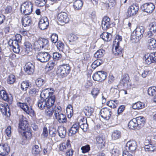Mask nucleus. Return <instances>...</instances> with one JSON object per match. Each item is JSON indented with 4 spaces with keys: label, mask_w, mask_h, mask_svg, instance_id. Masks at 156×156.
<instances>
[{
    "label": "nucleus",
    "mask_w": 156,
    "mask_h": 156,
    "mask_svg": "<svg viewBox=\"0 0 156 156\" xmlns=\"http://www.w3.org/2000/svg\"><path fill=\"white\" fill-rule=\"evenodd\" d=\"M47 104V108H51L54 104L55 101V97L53 94L49 96L48 98L45 99Z\"/></svg>",
    "instance_id": "nucleus-19"
},
{
    "label": "nucleus",
    "mask_w": 156,
    "mask_h": 156,
    "mask_svg": "<svg viewBox=\"0 0 156 156\" xmlns=\"http://www.w3.org/2000/svg\"><path fill=\"white\" fill-rule=\"evenodd\" d=\"M5 133L9 138L11 136V127L10 126L7 127L5 130Z\"/></svg>",
    "instance_id": "nucleus-58"
},
{
    "label": "nucleus",
    "mask_w": 156,
    "mask_h": 156,
    "mask_svg": "<svg viewBox=\"0 0 156 156\" xmlns=\"http://www.w3.org/2000/svg\"><path fill=\"white\" fill-rule=\"evenodd\" d=\"M100 113L102 118L108 120L109 119L112 115V110L107 108H104L101 109Z\"/></svg>",
    "instance_id": "nucleus-9"
},
{
    "label": "nucleus",
    "mask_w": 156,
    "mask_h": 156,
    "mask_svg": "<svg viewBox=\"0 0 156 156\" xmlns=\"http://www.w3.org/2000/svg\"><path fill=\"white\" fill-rule=\"evenodd\" d=\"M101 37L104 40L108 41H110L112 39V34L106 32H104L100 35Z\"/></svg>",
    "instance_id": "nucleus-26"
},
{
    "label": "nucleus",
    "mask_w": 156,
    "mask_h": 156,
    "mask_svg": "<svg viewBox=\"0 0 156 156\" xmlns=\"http://www.w3.org/2000/svg\"><path fill=\"white\" fill-rule=\"evenodd\" d=\"M49 132V135L51 137H55L57 134L56 130L54 128H50Z\"/></svg>",
    "instance_id": "nucleus-57"
},
{
    "label": "nucleus",
    "mask_w": 156,
    "mask_h": 156,
    "mask_svg": "<svg viewBox=\"0 0 156 156\" xmlns=\"http://www.w3.org/2000/svg\"><path fill=\"white\" fill-rule=\"evenodd\" d=\"M53 93L52 92H50L49 91V89L48 88L44 90L41 92L40 97L41 98L45 99L46 98H48L49 96L52 95Z\"/></svg>",
    "instance_id": "nucleus-22"
},
{
    "label": "nucleus",
    "mask_w": 156,
    "mask_h": 156,
    "mask_svg": "<svg viewBox=\"0 0 156 156\" xmlns=\"http://www.w3.org/2000/svg\"><path fill=\"white\" fill-rule=\"evenodd\" d=\"M78 125L84 131H86L88 128L87 119L84 118H83L80 120L78 122Z\"/></svg>",
    "instance_id": "nucleus-20"
},
{
    "label": "nucleus",
    "mask_w": 156,
    "mask_h": 156,
    "mask_svg": "<svg viewBox=\"0 0 156 156\" xmlns=\"http://www.w3.org/2000/svg\"><path fill=\"white\" fill-rule=\"evenodd\" d=\"M150 26H151L150 30L155 33H156V22H154L151 23Z\"/></svg>",
    "instance_id": "nucleus-64"
},
{
    "label": "nucleus",
    "mask_w": 156,
    "mask_h": 156,
    "mask_svg": "<svg viewBox=\"0 0 156 156\" xmlns=\"http://www.w3.org/2000/svg\"><path fill=\"white\" fill-rule=\"evenodd\" d=\"M33 5L30 2L23 3L20 6L21 12L26 15H30L32 12Z\"/></svg>",
    "instance_id": "nucleus-3"
},
{
    "label": "nucleus",
    "mask_w": 156,
    "mask_h": 156,
    "mask_svg": "<svg viewBox=\"0 0 156 156\" xmlns=\"http://www.w3.org/2000/svg\"><path fill=\"white\" fill-rule=\"evenodd\" d=\"M137 147V144L135 140H130L126 144V151L133 152L135 151Z\"/></svg>",
    "instance_id": "nucleus-14"
},
{
    "label": "nucleus",
    "mask_w": 156,
    "mask_h": 156,
    "mask_svg": "<svg viewBox=\"0 0 156 156\" xmlns=\"http://www.w3.org/2000/svg\"><path fill=\"white\" fill-rule=\"evenodd\" d=\"M83 4L82 0H76L73 4V7L75 10H79L81 9Z\"/></svg>",
    "instance_id": "nucleus-24"
},
{
    "label": "nucleus",
    "mask_w": 156,
    "mask_h": 156,
    "mask_svg": "<svg viewBox=\"0 0 156 156\" xmlns=\"http://www.w3.org/2000/svg\"><path fill=\"white\" fill-rule=\"evenodd\" d=\"M67 14L66 13L62 12L58 14L57 17V19L60 22L67 23L68 22V20H67Z\"/></svg>",
    "instance_id": "nucleus-18"
},
{
    "label": "nucleus",
    "mask_w": 156,
    "mask_h": 156,
    "mask_svg": "<svg viewBox=\"0 0 156 156\" xmlns=\"http://www.w3.org/2000/svg\"><path fill=\"white\" fill-rule=\"evenodd\" d=\"M121 133L119 130H115L112 132V138L113 140H116L120 138L121 137Z\"/></svg>",
    "instance_id": "nucleus-28"
},
{
    "label": "nucleus",
    "mask_w": 156,
    "mask_h": 156,
    "mask_svg": "<svg viewBox=\"0 0 156 156\" xmlns=\"http://www.w3.org/2000/svg\"><path fill=\"white\" fill-rule=\"evenodd\" d=\"M45 81L40 78L37 79L35 80L36 85L38 87H41L45 83Z\"/></svg>",
    "instance_id": "nucleus-46"
},
{
    "label": "nucleus",
    "mask_w": 156,
    "mask_h": 156,
    "mask_svg": "<svg viewBox=\"0 0 156 156\" xmlns=\"http://www.w3.org/2000/svg\"><path fill=\"white\" fill-rule=\"evenodd\" d=\"M40 41H41V46H42V48L44 47L46 48L48 45L49 43L48 41V39L44 38H41L40 39Z\"/></svg>",
    "instance_id": "nucleus-48"
},
{
    "label": "nucleus",
    "mask_w": 156,
    "mask_h": 156,
    "mask_svg": "<svg viewBox=\"0 0 156 156\" xmlns=\"http://www.w3.org/2000/svg\"><path fill=\"white\" fill-rule=\"evenodd\" d=\"M81 149L82 150V152L83 153L88 152L90 150V145L87 144L85 146H82L81 147Z\"/></svg>",
    "instance_id": "nucleus-55"
},
{
    "label": "nucleus",
    "mask_w": 156,
    "mask_h": 156,
    "mask_svg": "<svg viewBox=\"0 0 156 156\" xmlns=\"http://www.w3.org/2000/svg\"><path fill=\"white\" fill-rule=\"evenodd\" d=\"M144 104L140 101L135 103L133 105V108L134 109H142L144 107Z\"/></svg>",
    "instance_id": "nucleus-40"
},
{
    "label": "nucleus",
    "mask_w": 156,
    "mask_h": 156,
    "mask_svg": "<svg viewBox=\"0 0 156 156\" xmlns=\"http://www.w3.org/2000/svg\"><path fill=\"white\" fill-rule=\"evenodd\" d=\"M54 116L55 118L57 119L59 123H63L66 121V116L61 113L57 114V116L55 115H54Z\"/></svg>",
    "instance_id": "nucleus-25"
},
{
    "label": "nucleus",
    "mask_w": 156,
    "mask_h": 156,
    "mask_svg": "<svg viewBox=\"0 0 156 156\" xmlns=\"http://www.w3.org/2000/svg\"><path fill=\"white\" fill-rule=\"evenodd\" d=\"M105 53V50L103 49H99L94 54L95 57L99 58L102 57Z\"/></svg>",
    "instance_id": "nucleus-47"
},
{
    "label": "nucleus",
    "mask_w": 156,
    "mask_h": 156,
    "mask_svg": "<svg viewBox=\"0 0 156 156\" xmlns=\"http://www.w3.org/2000/svg\"><path fill=\"white\" fill-rule=\"evenodd\" d=\"M54 112V110L52 108H47L45 110V114L47 116L50 117L52 115Z\"/></svg>",
    "instance_id": "nucleus-51"
},
{
    "label": "nucleus",
    "mask_w": 156,
    "mask_h": 156,
    "mask_svg": "<svg viewBox=\"0 0 156 156\" xmlns=\"http://www.w3.org/2000/svg\"><path fill=\"white\" fill-rule=\"evenodd\" d=\"M25 49V54H28L32 50V45L29 42H26L24 43Z\"/></svg>",
    "instance_id": "nucleus-36"
},
{
    "label": "nucleus",
    "mask_w": 156,
    "mask_h": 156,
    "mask_svg": "<svg viewBox=\"0 0 156 156\" xmlns=\"http://www.w3.org/2000/svg\"><path fill=\"white\" fill-rule=\"evenodd\" d=\"M57 75L59 77H64L67 76L68 73V69H67V66H62L58 68L56 70Z\"/></svg>",
    "instance_id": "nucleus-11"
},
{
    "label": "nucleus",
    "mask_w": 156,
    "mask_h": 156,
    "mask_svg": "<svg viewBox=\"0 0 156 156\" xmlns=\"http://www.w3.org/2000/svg\"><path fill=\"white\" fill-rule=\"evenodd\" d=\"M10 151V147L7 144H0V155L5 156L7 155Z\"/></svg>",
    "instance_id": "nucleus-16"
},
{
    "label": "nucleus",
    "mask_w": 156,
    "mask_h": 156,
    "mask_svg": "<svg viewBox=\"0 0 156 156\" xmlns=\"http://www.w3.org/2000/svg\"><path fill=\"white\" fill-rule=\"evenodd\" d=\"M51 38L52 42L55 43L57 42L58 40V36L56 34H53L51 35Z\"/></svg>",
    "instance_id": "nucleus-60"
},
{
    "label": "nucleus",
    "mask_w": 156,
    "mask_h": 156,
    "mask_svg": "<svg viewBox=\"0 0 156 156\" xmlns=\"http://www.w3.org/2000/svg\"><path fill=\"white\" fill-rule=\"evenodd\" d=\"M16 80V78L14 75L11 74L8 77L7 83L9 84H13Z\"/></svg>",
    "instance_id": "nucleus-50"
},
{
    "label": "nucleus",
    "mask_w": 156,
    "mask_h": 156,
    "mask_svg": "<svg viewBox=\"0 0 156 156\" xmlns=\"http://www.w3.org/2000/svg\"><path fill=\"white\" fill-rule=\"evenodd\" d=\"M53 59L55 60H58L61 57V55L57 52H55L53 53Z\"/></svg>",
    "instance_id": "nucleus-61"
},
{
    "label": "nucleus",
    "mask_w": 156,
    "mask_h": 156,
    "mask_svg": "<svg viewBox=\"0 0 156 156\" xmlns=\"http://www.w3.org/2000/svg\"><path fill=\"white\" fill-rule=\"evenodd\" d=\"M19 106L27 114L29 115H33L34 111L31 106L29 107L27 103L19 102Z\"/></svg>",
    "instance_id": "nucleus-15"
},
{
    "label": "nucleus",
    "mask_w": 156,
    "mask_h": 156,
    "mask_svg": "<svg viewBox=\"0 0 156 156\" xmlns=\"http://www.w3.org/2000/svg\"><path fill=\"white\" fill-rule=\"evenodd\" d=\"M22 22V25L24 27L29 26L32 23L31 18L29 16L23 17Z\"/></svg>",
    "instance_id": "nucleus-23"
},
{
    "label": "nucleus",
    "mask_w": 156,
    "mask_h": 156,
    "mask_svg": "<svg viewBox=\"0 0 156 156\" xmlns=\"http://www.w3.org/2000/svg\"><path fill=\"white\" fill-rule=\"evenodd\" d=\"M137 123L136 118H133L129 122L128 127L130 129H135L138 127V125Z\"/></svg>",
    "instance_id": "nucleus-30"
},
{
    "label": "nucleus",
    "mask_w": 156,
    "mask_h": 156,
    "mask_svg": "<svg viewBox=\"0 0 156 156\" xmlns=\"http://www.w3.org/2000/svg\"><path fill=\"white\" fill-rule=\"evenodd\" d=\"M146 142L145 143L144 150L147 152H152L156 150V145L154 144L149 143L148 144H146Z\"/></svg>",
    "instance_id": "nucleus-21"
},
{
    "label": "nucleus",
    "mask_w": 156,
    "mask_h": 156,
    "mask_svg": "<svg viewBox=\"0 0 156 156\" xmlns=\"http://www.w3.org/2000/svg\"><path fill=\"white\" fill-rule=\"evenodd\" d=\"M58 132L59 136L62 138L65 137L66 134V131L63 127L59 128L58 130Z\"/></svg>",
    "instance_id": "nucleus-49"
},
{
    "label": "nucleus",
    "mask_w": 156,
    "mask_h": 156,
    "mask_svg": "<svg viewBox=\"0 0 156 156\" xmlns=\"http://www.w3.org/2000/svg\"><path fill=\"white\" fill-rule=\"evenodd\" d=\"M0 94L1 98L5 101H9V97L6 91L3 89L0 90Z\"/></svg>",
    "instance_id": "nucleus-37"
},
{
    "label": "nucleus",
    "mask_w": 156,
    "mask_h": 156,
    "mask_svg": "<svg viewBox=\"0 0 156 156\" xmlns=\"http://www.w3.org/2000/svg\"><path fill=\"white\" fill-rule=\"evenodd\" d=\"M94 109L90 107L86 106L84 108V112L86 116H91L94 112Z\"/></svg>",
    "instance_id": "nucleus-31"
},
{
    "label": "nucleus",
    "mask_w": 156,
    "mask_h": 156,
    "mask_svg": "<svg viewBox=\"0 0 156 156\" xmlns=\"http://www.w3.org/2000/svg\"><path fill=\"white\" fill-rule=\"evenodd\" d=\"M103 61L101 59H97L95 60L92 64L91 66L94 69L97 67L100 66L103 63Z\"/></svg>",
    "instance_id": "nucleus-38"
},
{
    "label": "nucleus",
    "mask_w": 156,
    "mask_h": 156,
    "mask_svg": "<svg viewBox=\"0 0 156 156\" xmlns=\"http://www.w3.org/2000/svg\"><path fill=\"white\" fill-rule=\"evenodd\" d=\"M0 109L1 112L3 114L5 113L6 114L8 112L7 108L4 104L2 103L0 104Z\"/></svg>",
    "instance_id": "nucleus-59"
},
{
    "label": "nucleus",
    "mask_w": 156,
    "mask_h": 156,
    "mask_svg": "<svg viewBox=\"0 0 156 156\" xmlns=\"http://www.w3.org/2000/svg\"><path fill=\"white\" fill-rule=\"evenodd\" d=\"M118 103V101L117 100H111L108 101L107 102V104L108 106L112 108H114L117 107Z\"/></svg>",
    "instance_id": "nucleus-39"
},
{
    "label": "nucleus",
    "mask_w": 156,
    "mask_h": 156,
    "mask_svg": "<svg viewBox=\"0 0 156 156\" xmlns=\"http://www.w3.org/2000/svg\"><path fill=\"white\" fill-rule=\"evenodd\" d=\"M41 41H40L39 40L34 42L33 46L34 47V49L38 50L42 48V46L41 45Z\"/></svg>",
    "instance_id": "nucleus-52"
},
{
    "label": "nucleus",
    "mask_w": 156,
    "mask_h": 156,
    "mask_svg": "<svg viewBox=\"0 0 156 156\" xmlns=\"http://www.w3.org/2000/svg\"><path fill=\"white\" fill-rule=\"evenodd\" d=\"M155 9L154 5L152 3H147L143 5L141 9L144 12L150 13L153 11Z\"/></svg>",
    "instance_id": "nucleus-10"
},
{
    "label": "nucleus",
    "mask_w": 156,
    "mask_h": 156,
    "mask_svg": "<svg viewBox=\"0 0 156 156\" xmlns=\"http://www.w3.org/2000/svg\"><path fill=\"white\" fill-rule=\"evenodd\" d=\"M34 66L30 62L27 63L25 65L24 70L26 73L29 75L33 74L34 72Z\"/></svg>",
    "instance_id": "nucleus-17"
},
{
    "label": "nucleus",
    "mask_w": 156,
    "mask_h": 156,
    "mask_svg": "<svg viewBox=\"0 0 156 156\" xmlns=\"http://www.w3.org/2000/svg\"><path fill=\"white\" fill-rule=\"evenodd\" d=\"M136 118L138 125V127L140 128L143 127L145 122V119L142 116H139Z\"/></svg>",
    "instance_id": "nucleus-29"
},
{
    "label": "nucleus",
    "mask_w": 156,
    "mask_h": 156,
    "mask_svg": "<svg viewBox=\"0 0 156 156\" xmlns=\"http://www.w3.org/2000/svg\"><path fill=\"white\" fill-rule=\"evenodd\" d=\"M99 93V90L97 88H94L92 90L91 94L94 98H95Z\"/></svg>",
    "instance_id": "nucleus-53"
},
{
    "label": "nucleus",
    "mask_w": 156,
    "mask_h": 156,
    "mask_svg": "<svg viewBox=\"0 0 156 156\" xmlns=\"http://www.w3.org/2000/svg\"><path fill=\"white\" fill-rule=\"evenodd\" d=\"M19 43L14 40L10 39L8 42V44L10 48L12 49L15 53H18L20 51V48Z\"/></svg>",
    "instance_id": "nucleus-8"
},
{
    "label": "nucleus",
    "mask_w": 156,
    "mask_h": 156,
    "mask_svg": "<svg viewBox=\"0 0 156 156\" xmlns=\"http://www.w3.org/2000/svg\"><path fill=\"white\" fill-rule=\"evenodd\" d=\"M144 30V27L140 26L137 27L132 34L131 40L133 42H138L143 37Z\"/></svg>",
    "instance_id": "nucleus-2"
},
{
    "label": "nucleus",
    "mask_w": 156,
    "mask_h": 156,
    "mask_svg": "<svg viewBox=\"0 0 156 156\" xmlns=\"http://www.w3.org/2000/svg\"><path fill=\"white\" fill-rule=\"evenodd\" d=\"M19 131L22 133V130L24 131L28 130V126L29 125L28 122L26 120L25 118L23 115L19 116Z\"/></svg>",
    "instance_id": "nucleus-4"
},
{
    "label": "nucleus",
    "mask_w": 156,
    "mask_h": 156,
    "mask_svg": "<svg viewBox=\"0 0 156 156\" xmlns=\"http://www.w3.org/2000/svg\"><path fill=\"white\" fill-rule=\"evenodd\" d=\"M101 81L104 80L107 76V73L104 71H99Z\"/></svg>",
    "instance_id": "nucleus-54"
},
{
    "label": "nucleus",
    "mask_w": 156,
    "mask_h": 156,
    "mask_svg": "<svg viewBox=\"0 0 156 156\" xmlns=\"http://www.w3.org/2000/svg\"><path fill=\"white\" fill-rule=\"evenodd\" d=\"M148 94L151 96H154L156 94V87L153 86L150 87L147 91Z\"/></svg>",
    "instance_id": "nucleus-43"
},
{
    "label": "nucleus",
    "mask_w": 156,
    "mask_h": 156,
    "mask_svg": "<svg viewBox=\"0 0 156 156\" xmlns=\"http://www.w3.org/2000/svg\"><path fill=\"white\" fill-rule=\"evenodd\" d=\"M122 40L121 36L117 35L115 37L114 41L113 42L112 46V51L115 56H117L121 54L122 49L120 47L119 44Z\"/></svg>",
    "instance_id": "nucleus-1"
},
{
    "label": "nucleus",
    "mask_w": 156,
    "mask_h": 156,
    "mask_svg": "<svg viewBox=\"0 0 156 156\" xmlns=\"http://www.w3.org/2000/svg\"><path fill=\"white\" fill-rule=\"evenodd\" d=\"M93 78L95 81H101V78H100V75L99 74V71L93 75L92 76Z\"/></svg>",
    "instance_id": "nucleus-62"
},
{
    "label": "nucleus",
    "mask_w": 156,
    "mask_h": 156,
    "mask_svg": "<svg viewBox=\"0 0 156 156\" xmlns=\"http://www.w3.org/2000/svg\"><path fill=\"white\" fill-rule=\"evenodd\" d=\"M96 145L99 149L103 148L105 144V137L103 134H100L96 139Z\"/></svg>",
    "instance_id": "nucleus-6"
},
{
    "label": "nucleus",
    "mask_w": 156,
    "mask_h": 156,
    "mask_svg": "<svg viewBox=\"0 0 156 156\" xmlns=\"http://www.w3.org/2000/svg\"><path fill=\"white\" fill-rule=\"evenodd\" d=\"M144 57L145 63L147 64H150L154 62L151 53H147L145 54Z\"/></svg>",
    "instance_id": "nucleus-32"
},
{
    "label": "nucleus",
    "mask_w": 156,
    "mask_h": 156,
    "mask_svg": "<svg viewBox=\"0 0 156 156\" xmlns=\"http://www.w3.org/2000/svg\"><path fill=\"white\" fill-rule=\"evenodd\" d=\"M51 57L50 54L46 52H41L37 53L36 56L37 59L42 62L48 61Z\"/></svg>",
    "instance_id": "nucleus-5"
},
{
    "label": "nucleus",
    "mask_w": 156,
    "mask_h": 156,
    "mask_svg": "<svg viewBox=\"0 0 156 156\" xmlns=\"http://www.w3.org/2000/svg\"><path fill=\"white\" fill-rule=\"evenodd\" d=\"M45 99L41 98L37 102V105L39 108L41 110L44 109L47 107Z\"/></svg>",
    "instance_id": "nucleus-33"
},
{
    "label": "nucleus",
    "mask_w": 156,
    "mask_h": 156,
    "mask_svg": "<svg viewBox=\"0 0 156 156\" xmlns=\"http://www.w3.org/2000/svg\"><path fill=\"white\" fill-rule=\"evenodd\" d=\"M31 84L28 81H24L21 83V87L22 90H26L27 89L30 87Z\"/></svg>",
    "instance_id": "nucleus-35"
},
{
    "label": "nucleus",
    "mask_w": 156,
    "mask_h": 156,
    "mask_svg": "<svg viewBox=\"0 0 156 156\" xmlns=\"http://www.w3.org/2000/svg\"><path fill=\"white\" fill-rule=\"evenodd\" d=\"M39 91V89L37 88H33L30 89L28 92L29 95L31 96H34L38 94Z\"/></svg>",
    "instance_id": "nucleus-41"
},
{
    "label": "nucleus",
    "mask_w": 156,
    "mask_h": 156,
    "mask_svg": "<svg viewBox=\"0 0 156 156\" xmlns=\"http://www.w3.org/2000/svg\"><path fill=\"white\" fill-rule=\"evenodd\" d=\"M118 88V86H115V87H112L110 90L111 93L116 98H118L119 97V91Z\"/></svg>",
    "instance_id": "nucleus-34"
},
{
    "label": "nucleus",
    "mask_w": 156,
    "mask_h": 156,
    "mask_svg": "<svg viewBox=\"0 0 156 156\" xmlns=\"http://www.w3.org/2000/svg\"><path fill=\"white\" fill-rule=\"evenodd\" d=\"M41 136L43 138H46L48 136V129L46 127H44L43 128V133Z\"/></svg>",
    "instance_id": "nucleus-63"
},
{
    "label": "nucleus",
    "mask_w": 156,
    "mask_h": 156,
    "mask_svg": "<svg viewBox=\"0 0 156 156\" xmlns=\"http://www.w3.org/2000/svg\"><path fill=\"white\" fill-rule=\"evenodd\" d=\"M49 25L48 20L46 16L42 17L38 23L39 28L42 30L47 29Z\"/></svg>",
    "instance_id": "nucleus-12"
},
{
    "label": "nucleus",
    "mask_w": 156,
    "mask_h": 156,
    "mask_svg": "<svg viewBox=\"0 0 156 156\" xmlns=\"http://www.w3.org/2000/svg\"><path fill=\"white\" fill-rule=\"evenodd\" d=\"M22 132L23 133V137H25L26 139L28 140H30L31 136V131L29 130H26L24 131L22 130Z\"/></svg>",
    "instance_id": "nucleus-42"
},
{
    "label": "nucleus",
    "mask_w": 156,
    "mask_h": 156,
    "mask_svg": "<svg viewBox=\"0 0 156 156\" xmlns=\"http://www.w3.org/2000/svg\"><path fill=\"white\" fill-rule=\"evenodd\" d=\"M139 8L137 4H133L130 5L127 9V16L129 17L135 16L138 12Z\"/></svg>",
    "instance_id": "nucleus-7"
},
{
    "label": "nucleus",
    "mask_w": 156,
    "mask_h": 156,
    "mask_svg": "<svg viewBox=\"0 0 156 156\" xmlns=\"http://www.w3.org/2000/svg\"><path fill=\"white\" fill-rule=\"evenodd\" d=\"M40 150L39 147L37 145L34 146L32 150V153L34 155L36 156L40 153Z\"/></svg>",
    "instance_id": "nucleus-44"
},
{
    "label": "nucleus",
    "mask_w": 156,
    "mask_h": 156,
    "mask_svg": "<svg viewBox=\"0 0 156 156\" xmlns=\"http://www.w3.org/2000/svg\"><path fill=\"white\" fill-rule=\"evenodd\" d=\"M78 127L76 124H73L69 130V133L71 134V135L75 134L78 130Z\"/></svg>",
    "instance_id": "nucleus-45"
},
{
    "label": "nucleus",
    "mask_w": 156,
    "mask_h": 156,
    "mask_svg": "<svg viewBox=\"0 0 156 156\" xmlns=\"http://www.w3.org/2000/svg\"><path fill=\"white\" fill-rule=\"evenodd\" d=\"M148 45L147 47L150 49H154L156 48V40L153 38H150L148 40Z\"/></svg>",
    "instance_id": "nucleus-27"
},
{
    "label": "nucleus",
    "mask_w": 156,
    "mask_h": 156,
    "mask_svg": "<svg viewBox=\"0 0 156 156\" xmlns=\"http://www.w3.org/2000/svg\"><path fill=\"white\" fill-rule=\"evenodd\" d=\"M47 0H36L35 3L39 6H44L46 3Z\"/></svg>",
    "instance_id": "nucleus-56"
},
{
    "label": "nucleus",
    "mask_w": 156,
    "mask_h": 156,
    "mask_svg": "<svg viewBox=\"0 0 156 156\" xmlns=\"http://www.w3.org/2000/svg\"><path fill=\"white\" fill-rule=\"evenodd\" d=\"M112 24L110 19L107 16H105L102 20L101 26L103 29L106 30L111 27Z\"/></svg>",
    "instance_id": "nucleus-13"
}]
</instances>
